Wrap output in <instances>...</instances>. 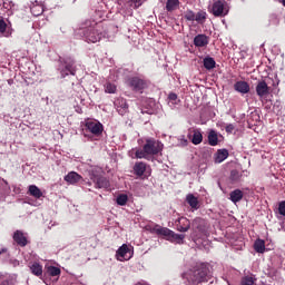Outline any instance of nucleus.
I'll list each match as a JSON object with an SVG mask.
<instances>
[{"instance_id":"obj_1","label":"nucleus","mask_w":285,"mask_h":285,"mask_svg":"<svg viewBox=\"0 0 285 285\" xmlns=\"http://www.w3.org/2000/svg\"><path fill=\"white\" fill-rule=\"evenodd\" d=\"M188 285L206 284L213 279V267L208 263H196L195 266L181 274Z\"/></svg>"},{"instance_id":"obj_2","label":"nucleus","mask_w":285,"mask_h":285,"mask_svg":"<svg viewBox=\"0 0 285 285\" xmlns=\"http://www.w3.org/2000/svg\"><path fill=\"white\" fill-rule=\"evenodd\" d=\"M164 150V145L155 139H147L142 148H135L129 151L131 159L150 160L155 155H159Z\"/></svg>"},{"instance_id":"obj_3","label":"nucleus","mask_w":285,"mask_h":285,"mask_svg":"<svg viewBox=\"0 0 285 285\" xmlns=\"http://www.w3.org/2000/svg\"><path fill=\"white\" fill-rule=\"evenodd\" d=\"M153 232L156 233V235L166 237L168 242H175L176 244H184V239H186V235L177 234L168 229V227H161L159 225L154 226Z\"/></svg>"},{"instance_id":"obj_4","label":"nucleus","mask_w":285,"mask_h":285,"mask_svg":"<svg viewBox=\"0 0 285 285\" xmlns=\"http://www.w3.org/2000/svg\"><path fill=\"white\" fill-rule=\"evenodd\" d=\"M214 17H226L228 12H230V7L226 0H216L212 4V9L209 10Z\"/></svg>"},{"instance_id":"obj_5","label":"nucleus","mask_w":285,"mask_h":285,"mask_svg":"<svg viewBox=\"0 0 285 285\" xmlns=\"http://www.w3.org/2000/svg\"><path fill=\"white\" fill-rule=\"evenodd\" d=\"M77 72V68L75 67V60L71 58H67L61 62L60 73L62 78L68 77V75L75 76Z\"/></svg>"},{"instance_id":"obj_6","label":"nucleus","mask_w":285,"mask_h":285,"mask_svg":"<svg viewBox=\"0 0 285 285\" xmlns=\"http://www.w3.org/2000/svg\"><path fill=\"white\" fill-rule=\"evenodd\" d=\"M129 88H132L136 92H141V90H146L148 88V81L139 78V77H131L127 80Z\"/></svg>"},{"instance_id":"obj_7","label":"nucleus","mask_w":285,"mask_h":285,"mask_svg":"<svg viewBox=\"0 0 285 285\" xmlns=\"http://www.w3.org/2000/svg\"><path fill=\"white\" fill-rule=\"evenodd\" d=\"M85 128L88 130V132H91V135H95L96 137H99V135L104 132V125L97 120H87Z\"/></svg>"},{"instance_id":"obj_8","label":"nucleus","mask_w":285,"mask_h":285,"mask_svg":"<svg viewBox=\"0 0 285 285\" xmlns=\"http://www.w3.org/2000/svg\"><path fill=\"white\" fill-rule=\"evenodd\" d=\"M101 32H99V26L96 24V27H92L88 29L86 33V39L89 41V43H97L98 41H101Z\"/></svg>"},{"instance_id":"obj_9","label":"nucleus","mask_w":285,"mask_h":285,"mask_svg":"<svg viewBox=\"0 0 285 285\" xmlns=\"http://www.w3.org/2000/svg\"><path fill=\"white\" fill-rule=\"evenodd\" d=\"M175 225L178 233H188V230H190V220L186 217H179L176 219Z\"/></svg>"},{"instance_id":"obj_10","label":"nucleus","mask_w":285,"mask_h":285,"mask_svg":"<svg viewBox=\"0 0 285 285\" xmlns=\"http://www.w3.org/2000/svg\"><path fill=\"white\" fill-rule=\"evenodd\" d=\"M90 179L94 181L95 188H108V186H110V183L108 179H106V177L92 174Z\"/></svg>"},{"instance_id":"obj_11","label":"nucleus","mask_w":285,"mask_h":285,"mask_svg":"<svg viewBox=\"0 0 285 285\" xmlns=\"http://www.w3.org/2000/svg\"><path fill=\"white\" fill-rule=\"evenodd\" d=\"M13 242L18 244V246H21L22 248L28 246V236L24 235L21 230H16L13 233Z\"/></svg>"},{"instance_id":"obj_12","label":"nucleus","mask_w":285,"mask_h":285,"mask_svg":"<svg viewBox=\"0 0 285 285\" xmlns=\"http://www.w3.org/2000/svg\"><path fill=\"white\" fill-rule=\"evenodd\" d=\"M269 94L271 89L268 88L266 81H259L256 86V95H258L261 99H264V97H267Z\"/></svg>"},{"instance_id":"obj_13","label":"nucleus","mask_w":285,"mask_h":285,"mask_svg":"<svg viewBox=\"0 0 285 285\" xmlns=\"http://www.w3.org/2000/svg\"><path fill=\"white\" fill-rule=\"evenodd\" d=\"M234 90L240 92V95H248V92H250V85L246 81H237L234 85Z\"/></svg>"},{"instance_id":"obj_14","label":"nucleus","mask_w":285,"mask_h":285,"mask_svg":"<svg viewBox=\"0 0 285 285\" xmlns=\"http://www.w3.org/2000/svg\"><path fill=\"white\" fill-rule=\"evenodd\" d=\"M116 110L121 115H126L128 112V102L126 101L125 98H118L115 101Z\"/></svg>"},{"instance_id":"obj_15","label":"nucleus","mask_w":285,"mask_h":285,"mask_svg":"<svg viewBox=\"0 0 285 285\" xmlns=\"http://www.w3.org/2000/svg\"><path fill=\"white\" fill-rule=\"evenodd\" d=\"M128 253H130V248H128V245L124 244L118 248L116 253L117 259L119 262H124V259H130V256H128Z\"/></svg>"},{"instance_id":"obj_16","label":"nucleus","mask_w":285,"mask_h":285,"mask_svg":"<svg viewBox=\"0 0 285 285\" xmlns=\"http://www.w3.org/2000/svg\"><path fill=\"white\" fill-rule=\"evenodd\" d=\"M146 170H148V165L144 161H137L134 165V174L137 177H144V173H146Z\"/></svg>"},{"instance_id":"obj_17","label":"nucleus","mask_w":285,"mask_h":285,"mask_svg":"<svg viewBox=\"0 0 285 285\" xmlns=\"http://www.w3.org/2000/svg\"><path fill=\"white\" fill-rule=\"evenodd\" d=\"M208 37L206 35H197L194 38V46L196 48H206V46H208Z\"/></svg>"},{"instance_id":"obj_18","label":"nucleus","mask_w":285,"mask_h":285,"mask_svg":"<svg viewBox=\"0 0 285 285\" xmlns=\"http://www.w3.org/2000/svg\"><path fill=\"white\" fill-rule=\"evenodd\" d=\"M229 199L233 202V204L242 202V199H244V191H242V189H235L230 191Z\"/></svg>"},{"instance_id":"obj_19","label":"nucleus","mask_w":285,"mask_h":285,"mask_svg":"<svg viewBox=\"0 0 285 285\" xmlns=\"http://www.w3.org/2000/svg\"><path fill=\"white\" fill-rule=\"evenodd\" d=\"M226 159H228V151L226 149H219L214 156L215 164H222Z\"/></svg>"},{"instance_id":"obj_20","label":"nucleus","mask_w":285,"mask_h":285,"mask_svg":"<svg viewBox=\"0 0 285 285\" xmlns=\"http://www.w3.org/2000/svg\"><path fill=\"white\" fill-rule=\"evenodd\" d=\"M202 141H204V136L202 135V130L194 129L193 137H191V144H194V146H199V144H202Z\"/></svg>"},{"instance_id":"obj_21","label":"nucleus","mask_w":285,"mask_h":285,"mask_svg":"<svg viewBox=\"0 0 285 285\" xmlns=\"http://www.w3.org/2000/svg\"><path fill=\"white\" fill-rule=\"evenodd\" d=\"M187 204H189L190 208H194V210H198L199 208V199L195 197L193 194H188L186 197Z\"/></svg>"},{"instance_id":"obj_22","label":"nucleus","mask_w":285,"mask_h":285,"mask_svg":"<svg viewBox=\"0 0 285 285\" xmlns=\"http://www.w3.org/2000/svg\"><path fill=\"white\" fill-rule=\"evenodd\" d=\"M65 181L68 184H78V181H81V176L75 171H71L65 177Z\"/></svg>"},{"instance_id":"obj_23","label":"nucleus","mask_w":285,"mask_h":285,"mask_svg":"<svg viewBox=\"0 0 285 285\" xmlns=\"http://www.w3.org/2000/svg\"><path fill=\"white\" fill-rule=\"evenodd\" d=\"M29 195H31V197H35L36 199H41V197H43V193L36 185L29 186Z\"/></svg>"},{"instance_id":"obj_24","label":"nucleus","mask_w":285,"mask_h":285,"mask_svg":"<svg viewBox=\"0 0 285 285\" xmlns=\"http://www.w3.org/2000/svg\"><path fill=\"white\" fill-rule=\"evenodd\" d=\"M30 271L32 275H36V277H41V275H43V266H41L39 263H33L30 266Z\"/></svg>"},{"instance_id":"obj_25","label":"nucleus","mask_w":285,"mask_h":285,"mask_svg":"<svg viewBox=\"0 0 285 285\" xmlns=\"http://www.w3.org/2000/svg\"><path fill=\"white\" fill-rule=\"evenodd\" d=\"M254 250H256V253H264V250H266V242H264V239H256L254 243Z\"/></svg>"},{"instance_id":"obj_26","label":"nucleus","mask_w":285,"mask_h":285,"mask_svg":"<svg viewBox=\"0 0 285 285\" xmlns=\"http://www.w3.org/2000/svg\"><path fill=\"white\" fill-rule=\"evenodd\" d=\"M203 63H204V68H206V70H213L215 68V66H217V62H215V59L210 58V57H206L203 60Z\"/></svg>"},{"instance_id":"obj_27","label":"nucleus","mask_w":285,"mask_h":285,"mask_svg":"<svg viewBox=\"0 0 285 285\" xmlns=\"http://www.w3.org/2000/svg\"><path fill=\"white\" fill-rule=\"evenodd\" d=\"M179 8V0H167L166 10L167 12H173Z\"/></svg>"},{"instance_id":"obj_28","label":"nucleus","mask_w":285,"mask_h":285,"mask_svg":"<svg viewBox=\"0 0 285 285\" xmlns=\"http://www.w3.org/2000/svg\"><path fill=\"white\" fill-rule=\"evenodd\" d=\"M218 141H219V138L217 137V131L210 130L208 134L209 146H217Z\"/></svg>"},{"instance_id":"obj_29","label":"nucleus","mask_w":285,"mask_h":285,"mask_svg":"<svg viewBox=\"0 0 285 285\" xmlns=\"http://www.w3.org/2000/svg\"><path fill=\"white\" fill-rule=\"evenodd\" d=\"M31 14H33V17H41V14H43V6L41 4H33L31 8Z\"/></svg>"},{"instance_id":"obj_30","label":"nucleus","mask_w":285,"mask_h":285,"mask_svg":"<svg viewBox=\"0 0 285 285\" xmlns=\"http://www.w3.org/2000/svg\"><path fill=\"white\" fill-rule=\"evenodd\" d=\"M47 273L51 277H59V275H61V269L59 267H56V266H49L47 268Z\"/></svg>"},{"instance_id":"obj_31","label":"nucleus","mask_w":285,"mask_h":285,"mask_svg":"<svg viewBox=\"0 0 285 285\" xmlns=\"http://www.w3.org/2000/svg\"><path fill=\"white\" fill-rule=\"evenodd\" d=\"M105 92H107L108 95H115V92H117V85L112 82H107L105 85Z\"/></svg>"},{"instance_id":"obj_32","label":"nucleus","mask_w":285,"mask_h":285,"mask_svg":"<svg viewBox=\"0 0 285 285\" xmlns=\"http://www.w3.org/2000/svg\"><path fill=\"white\" fill-rule=\"evenodd\" d=\"M116 202L118 206H126V204H128V195L126 194L118 195Z\"/></svg>"},{"instance_id":"obj_33","label":"nucleus","mask_w":285,"mask_h":285,"mask_svg":"<svg viewBox=\"0 0 285 285\" xmlns=\"http://www.w3.org/2000/svg\"><path fill=\"white\" fill-rule=\"evenodd\" d=\"M125 3H128L130 7L134 6V8L137 10V8H140V6L144 3L142 0H122Z\"/></svg>"},{"instance_id":"obj_34","label":"nucleus","mask_w":285,"mask_h":285,"mask_svg":"<svg viewBox=\"0 0 285 285\" xmlns=\"http://www.w3.org/2000/svg\"><path fill=\"white\" fill-rule=\"evenodd\" d=\"M240 285H255V277L253 276H245L240 281Z\"/></svg>"},{"instance_id":"obj_35","label":"nucleus","mask_w":285,"mask_h":285,"mask_svg":"<svg viewBox=\"0 0 285 285\" xmlns=\"http://www.w3.org/2000/svg\"><path fill=\"white\" fill-rule=\"evenodd\" d=\"M195 21L204 23V21H206V11H199L195 17Z\"/></svg>"},{"instance_id":"obj_36","label":"nucleus","mask_w":285,"mask_h":285,"mask_svg":"<svg viewBox=\"0 0 285 285\" xmlns=\"http://www.w3.org/2000/svg\"><path fill=\"white\" fill-rule=\"evenodd\" d=\"M168 99L171 106H177V104H179V98H177V94H174V92L169 94Z\"/></svg>"},{"instance_id":"obj_37","label":"nucleus","mask_w":285,"mask_h":285,"mask_svg":"<svg viewBox=\"0 0 285 285\" xmlns=\"http://www.w3.org/2000/svg\"><path fill=\"white\" fill-rule=\"evenodd\" d=\"M229 178L232 181H239V179H242V174L237 170H232Z\"/></svg>"},{"instance_id":"obj_38","label":"nucleus","mask_w":285,"mask_h":285,"mask_svg":"<svg viewBox=\"0 0 285 285\" xmlns=\"http://www.w3.org/2000/svg\"><path fill=\"white\" fill-rule=\"evenodd\" d=\"M6 30H8V23H6L4 19H0V32H1V35H6Z\"/></svg>"},{"instance_id":"obj_39","label":"nucleus","mask_w":285,"mask_h":285,"mask_svg":"<svg viewBox=\"0 0 285 285\" xmlns=\"http://www.w3.org/2000/svg\"><path fill=\"white\" fill-rule=\"evenodd\" d=\"M195 17H196V14H195V12H193V11H187V12L185 13V19H186L187 21H195Z\"/></svg>"},{"instance_id":"obj_40","label":"nucleus","mask_w":285,"mask_h":285,"mask_svg":"<svg viewBox=\"0 0 285 285\" xmlns=\"http://www.w3.org/2000/svg\"><path fill=\"white\" fill-rule=\"evenodd\" d=\"M278 213L285 217V200L281 202L278 205Z\"/></svg>"},{"instance_id":"obj_41","label":"nucleus","mask_w":285,"mask_h":285,"mask_svg":"<svg viewBox=\"0 0 285 285\" xmlns=\"http://www.w3.org/2000/svg\"><path fill=\"white\" fill-rule=\"evenodd\" d=\"M235 128H236V126H235L234 124H229V125H227V126L225 127V130H226V132H227L228 135H230V134L235 132Z\"/></svg>"},{"instance_id":"obj_42","label":"nucleus","mask_w":285,"mask_h":285,"mask_svg":"<svg viewBox=\"0 0 285 285\" xmlns=\"http://www.w3.org/2000/svg\"><path fill=\"white\" fill-rule=\"evenodd\" d=\"M3 8L6 9V10H10V8H12V2H10V3H8V2H3Z\"/></svg>"},{"instance_id":"obj_43","label":"nucleus","mask_w":285,"mask_h":285,"mask_svg":"<svg viewBox=\"0 0 285 285\" xmlns=\"http://www.w3.org/2000/svg\"><path fill=\"white\" fill-rule=\"evenodd\" d=\"M181 146H188V140L186 138L180 139Z\"/></svg>"},{"instance_id":"obj_44","label":"nucleus","mask_w":285,"mask_h":285,"mask_svg":"<svg viewBox=\"0 0 285 285\" xmlns=\"http://www.w3.org/2000/svg\"><path fill=\"white\" fill-rule=\"evenodd\" d=\"M8 254V248L3 247L0 249V255H6Z\"/></svg>"},{"instance_id":"obj_45","label":"nucleus","mask_w":285,"mask_h":285,"mask_svg":"<svg viewBox=\"0 0 285 285\" xmlns=\"http://www.w3.org/2000/svg\"><path fill=\"white\" fill-rule=\"evenodd\" d=\"M281 3L285 7V0H281Z\"/></svg>"}]
</instances>
